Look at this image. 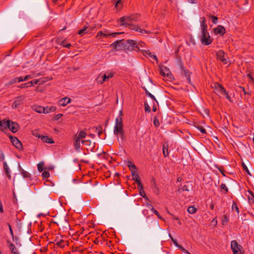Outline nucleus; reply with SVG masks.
Wrapping results in <instances>:
<instances>
[{
	"label": "nucleus",
	"mask_w": 254,
	"mask_h": 254,
	"mask_svg": "<svg viewBox=\"0 0 254 254\" xmlns=\"http://www.w3.org/2000/svg\"><path fill=\"white\" fill-rule=\"evenodd\" d=\"M3 168L7 177L9 180H11V176L10 174V170L7 163L5 161L3 162Z\"/></svg>",
	"instance_id": "nucleus-11"
},
{
	"label": "nucleus",
	"mask_w": 254,
	"mask_h": 254,
	"mask_svg": "<svg viewBox=\"0 0 254 254\" xmlns=\"http://www.w3.org/2000/svg\"><path fill=\"white\" fill-rule=\"evenodd\" d=\"M240 88L242 90V91L244 92V94L245 95H247V94L250 95V94L249 92H248L246 91L245 88L244 87H243L242 86H240Z\"/></svg>",
	"instance_id": "nucleus-60"
},
{
	"label": "nucleus",
	"mask_w": 254,
	"mask_h": 254,
	"mask_svg": "<svg viewBox=\"0 0 254 254\" xmlns=\"http://www.w3.org/2000/svg\"><path fill=\"white\" fill-rule=\"evenodd\" d=\"M200 23L201 27V31H204L207 30V25L205 24V18L204 17L200 18Z\"/></svg>",
	"instance_id": "nucleus-20"
},
{
	"label": "nucleus",
	"mask_w": 254,
	"mask_h": 254,
	"mask_svg": "<svg viewBox=\"0 0 254 254\" xmlns=\"http://www.w3.org/2000/svg\"><path fill=\"white\" fill-rule=\"evenodd\" d=\"M152 211L155 214H156L158 216V218H161L159 212L156 210H155L154 208H152Z\"/></svg>",
	"instance_id": "nucleus-56"
},
{
	"label": "nucleus",
	"mask_w": 254,
	"mask_h": 254,
	"mask_svg": "<svg viewBox=\"0 0 254 254\" xmlns=\"http://www.w3.org/2000/svg\"><path fill=\"white\" fill-rule=\"evenodd\" d=\"M7 122V120H3L1 123V126H0L1 127H3L4 129H6L7 127H5V125H6Z\"/></svg>",
	"instance_id": "nucleus-50"
},
{
	"label": "nucleus",
	"mask_w": 254,
	"mask_h": 254,
	"mask_svg": "<svg viewBox=\"0 0 254 254\" xmlns=\"http://www.w3.org/2000/svg\"><path fill=\"white\" fill-rule=\"evenodd\" d=\"M221 86V84L218 83H215L214 84V86L213 87L216 90H217V88L218 87H220Z\"/></svg>",
	"instance_id": "nucleus-64"
},
{
	"label": "nucleus",
	"mask_w": 254,
	"mask_h": 254,
	"mask_svg": "<svg viewBox=\"0 0 254 254\" xmlns=\"http://www.w3.org/2000/svg\"><path fill=\"white\" fill-rule=\"evenodd\" d=\"M39 138H40L41 140L44 142H47L50 144L54 143L53 139L52 138H49L47 136L39 135Z\"/></svg>",
	"instance_id": "nucleus-14"
},
{
	"label": "nucleus",
	"mask_w": 254,
	"mask_h": 254,
	"mask_svg": "<svg viewBox=\"0 0 254 254\" xmlns=\"http://www.w3.org/2000/svg\"><path fill=\"white\" fill-rule=\"evenodd\" d=\"M115 7L117 8V9H119V10H120L122 7H123V4H122V1L121 0H118L116 4H115Z\"/></svg>",
	"instance_id": "nucleus-31"
},
{
	"label": "nucleus",
	"mask_w": 254,
	"mask_h": 254,
	"mask_svg": "<svg viewBox=\"0 0 254 254\" xmlns=\"http://www.w3.org/2000/svg\"><path fill=\"white\" fill-rule=\"evenodd\" d=\"M222 95H224L225 96L226 98L228 100H229L230 101H231V97L229 95L228 92L227 91H226V93H224Z\"/></svg>",
	"instance_id": "nucleus-58"
},
{
	"label": "nucleus",
	"mask_w": 254,
	"mask_h": 254,
	"mask_svg": "<svg viewBox=\"0 0 254 254\" xmlns=\"http://www.w3.org/2000/svg\"><path fill=\"white\" fill-rule=\"evenodd\" d=\"M32 109L37 113H43L45 111V107L41 106H32Z\"/></svg>",
	"instance_id": "nucleus-18"
},
{
	"label": "nucleus",
	"mask_w": 254,
	"mask_h": 254,
	"mask_svg": "<svg viewBox=\"0 0 254 254\" xmlns=\"http://www.w3.org/2000/svg\"><path fill=\"white\" fill-rule=\"evenodd\" d=\"M160 69V74L161 75L164 76H167L168 77H169L171 74V72L168 68H167L166 66L164 65H161L159 66Z\"/></svg>",
	"instance_id": "nucleus-9"
},
{
	"label": "nucleus",
	"mask_w": 254,
	"mask_h": 254,
	"mask_svg": "<svg viewBox=\"0 0 254 254\" xmlns=\"http://www.w3.org/2000/svg\"><path fill=\"white\" fill-rule=\"evenodd\" d=\"M222 95H224L225 96L226 98L228 100H229L230 101H231V97L229 95L228 92L227 91H226V93H224Z\"/></svg>",
	"instance_id": "nucleus-59"
},
{
	"label": "nucleus",
	"mask_w": 254,
	"mask_h": 254,
	"mask_svg": "<svg viewBox=\"0 0 254 254\" xmlns=\"http://www.w3.org/2000/svg\"><path fill=\"white\" fill-rule=\"evenodd\" d=\"M232 210L235 209L237 212V214H238L239 213V208L236 204V202L234 201H233V204L232 206Z\"/></svg>",
	"instance_id": "nucleus-32"
},
{
	"label": "nucleus",
	"mask_w": 254,
	"mask_h": 254,
	"mask_svg": "<svg viewBox=\"0 0 254 254\" xmlns=\"http://www.w3.org/2000/svg\"><path fill=\"white\" fill-rule=\"evenodd\" d=\"M114 72H111L109 73H108V75L106 74H104V75L102 76V80L100 81V83L102 84L103 82H104L106 80L109 79V78H112L114 75Z\"/></svg>",
	"instance_id": "nucleus-15"
},
{
	"label": "nucleus",
	"mask_w": 254,
	"mask_h": 254,
	"mask_svg": "<svg viewBox=\"0 0 254 254\" xmlns=\"http://www.w3.org/2000/svg\"><path fill=\"white\" fill-rule=\"evenodd\" d=\"M86 132L83 130H82L79 132L78 134H76L74 137L80 140L86 137Z\"/></svg>",
	"instance_id": "nucleus-21"
},
{
	"label": "nucleus",
	"mask_w": 254,
	"mask_h": 254,
	"mask_svg": "<svg viewBox=\"0 0 254 254\" xmlns=\"http://www.w3.org/2000/svg\"><path fill=\"white\" fill-rule=\"evenodd\" d=\"M163 153L164 157H167L169 155L168 152V145L164 144L163 146Z\"/></svg>",
	"instance_id": "nucleus-24"
},
{
	"label": "nucleus",
	"mask_w": 254,
	"mask_h": 254,
	"mask_svg": "<svg viewBox=\"0 0 254 254\" xmlns=\"http://www.w3.org/2000/svg\"><path fill=\"white\" fill-rule=\"evenodd\" d=\"M231 247L234 254H240L239 251L240 250L239 247H241L239 245L238 242L236 240L231 241Z\"/></svg>",
	"instance_id": "nucleus-8"
},
{
	"label": "nucleus",
	"mask_w": 254,
	"mask_h": 254,
	"mask_svg": "<svg viewBox=\"0 0 254 254\" xmlns=\"http://www.w3.org/2000/svg\"><path fill=\"white\" fill-rule=\"evenodd\" d=\"M216 56L217 59L221 61L224 64H227V54L225 53L223 50H220L216 52Z\"/></svg>",
	"instance_id": "nucleus-6"
},
{
	"label": "nucleus",
	"mask_w": 254,
	"mask_h": 254,
	"mask_svg": "<svg viewBox=\"0 0 254 254\" xmlns=\"http://www.w3.org/2000/svg\"><path fill=\"white\" fill-rule=\"evenodd\" d=\"M169 235L174 244L178 248L180 245L178 244V243H177V241L175 239L173 238V237L171 236L170 234Z\"/></svg>",
	"instance_id": "nucleus-47"
},
{
	"label": "nucleus",
	"mask_w": 254,
	"mask_h": 254,
	"mask_svg": "<svg viewBox=\"0 0 254 254\" xmlns=\"http://www.w3.org/2000/svg\"><path fill=\"white\" fill-rule=\"evenodd\" d=\"M9 138L12 144L17 149L20 150L22 148V144L20 140L16 137L10 136Z\"/></svg>",
	"instance_id": "nucleus-7"
},
{
	"label": "nucleus",
	"mask_w": 254,
	"mask_h": 254,
	"mask_svg": "<svg viewBox=\"0 0 254 254\" xmlns=\"http://www.w3.org/2000/svg\"><path fill=\"white\" fill-rule=\"evenodd\" d=\"M20 170H21V174H22L23 177H24L25 178H28L30 177V174L28 172L24 171L22 168H21Z\"/></svg>",
	"instance_id": "nucleus-28"
},
{
	"label": "nucleus",
	"mask_w": 254,
	"mask_h": 254,
	"mask_svg": "<svg viewBox=\"0 0 254 254\" xmlns=\"http://www.w3.org/2000/svg\"><path fill=\"white\" fill-rule=\"evenodd\" d=\"M131 175L132 177V180H134L135 179H137L139 178V175L137 173L136 171H134L133 172L131 173Z\"/></svg>",
	"instance_id": "nucleus-36"
},
{
	"label": "nucleus",
	"mask_w": 254,
	"mask_h": 254,
	"mask_svg": "<svg viewBox=\"0 0 254 254\" xmlns=\"http://www.w3.org/2000/svg\"><path fill=\"white\" fill-rule=\"evenodd\" d=\"M88 26H84L81 29L78 31V34L80 36H83L85 34L88 32Z\"/></svg>",
	"instance_id": "nucleus-23"
},
{
	"label": "nucleus",
	"mask_w": 254,
	"mask_h": 254,
	"mask_svg": "<svg viewBox=\"0 0 254 254\" xmlns=\"http://www.w3.org/2000/svg\"><path fill=\"white\" fill-rule=\"evenodd\" d=\"M43 178H48L50 176V173L48 171H44L42 174Z\"/></svg>",
	"instance_id": "nucleus-38"
},
{
	"label": "nucleus",
	"mask_w": 254,
	"mask_h": 254,
	"mask_svg": "<svg viewBox=\"0 0 254 254\" xmlns=\"http://www.w3.org/2000/svg\"><path fill=\"white\" fill-rule=\"evenodd\" d=\"M217 93L219 94L223 95L224 93H226V90L224 88V87L221 85L220 87L217 88V90H216Z\"/></svg>",
	"instance_id": "nucleus-25"
},
{
	"label": "nucleus",
	"mask_w": 254,
	"mask_h": 254,
	"mask_svg": "<svg viewBox=\"0 0 254 254\" xmlns=\"http://www.w3.org/2000/svg\"><path fill=\"white\" fill-rule=\"evenodd\" d=\"M196 210V208L193 206H190L188 208V212L190 214H194Z\"/></svg>",
	"instance_id": "nucleus-27"
},
{
	"label": "nucleus",
	"mask_w": 254,
	"mask_h": 254,
	"mask_svg": "<svg viewBox=\"0 0 254 254\" xmlns=\"http://www.w3.org/2000/svg\"><path fill=\"white\" fill-rule=\"evenodd\" d=\"M144 55L145 56H146V58H150L151 59L155 60L156 61H158L157 57L155 55H153L151 52H149V51H145L144 52Z\"/></svg>",
	"instance_id": "nucleus-17"
},
{
	"label": "nucleus",
	"mask_w": 254,
	"mask_h": 254,
	"mask_svg": "<svg viewBox=\"0 0 254 254\" xmlns=\"http://www.w3.org/2000/svg\"><path fill=\"white\" fill-rule=\"evenodd\" d=\"M123 123L122 118H117L116 119L115 126L114 132L118 137H120L122 140H124V132L123 129Z\"/></svg>",
	"instance_id": "nucleus-3"
},
{
	"label": "nucleus",
	"mask_w": 254,
	"mask_h": 254,
	"mask_svg": "<svg viewBox=\"0 0 254 254\" xmlns=\"http://www.w3.org/2000/svg\"><path fill=\"white\" fill-rule=\"evenodd\" d=\"M9 249L12 254H20L17 248L13 243H10V245H9Z\"/></svg>",
	"instance_id": "nucleus-19"
},
{
	"label": "nucleus",
	"mask_w": 254,
	"mask_h": 254,
	"mask_svg": "<svg viewBox=\"0 0 254 254\" xmlns=\"http://www.w3.org/2000/svg\"><path fill=\"white\" fill-rule=\"evenodd\" d=\"M110 46L113 47L115 51L128 50H132L133 47H137V42L133 40H125L124 39L121 40H117L112 44Z\"/></svg>",
	"instance_id": "nucleus-1"
},
{
	"label": "nucleus",
	"mask_w": 254,
	"mask_h": 254,
	"mask_svg": "<svg viewBox=\"0 0 254 254\" xmlns=\"http://www.w3.org/2000/svg\"><path fill=\"white\" fill-rule=\"evenodd\" d=\"M180 67L182 70V74L185 75V77L187 78V79L188 80V82L190 83V78L189 71L188 69H185L182 63H181L180 64Z\"/></svg>",
	"instance_id": "nucleus-10"
},
{
	"label": "nucleus",
	"mask_w": 254,
	"mask_h": 254,
	"mask_svg": "<svg viewBox=\"0 0 254 254\" xmlns=\"http://www.w3.org/2000/svg\"><path fill=\"white\" fill-rule=\"evenodd\" d=\"M145 95L147 96L150 97L152 99L155 101L157 103V101L156 100L155 96L150 93L147 90H145Z\"/></svg>",
	"instance_id": "nucleus-30"
},
{
	"label": "nucleus",
	"mask_w": 254,
	"mask_h": 254,
	"mask_svg": "<svg viewBox=\"0 0 254 254\" xmlns=\"http://www.w3.org/2000/svg\"><path fill=\"white\" fill-rule=\"evenodd\" d=\"M71 102V99L68 97H64L59 100V105L61 106H65Z\"/></svg>",
	"instance_id": "nucleus-12"
},
{
	"label": "nucleus",
	"mask_w": 254,
	"mask_h": 254,
	"mask_svg": "<svg viewBox=\"0 0 254 254\" xmlns=\"http://www.w3.org/2000/svg\"><path fill=\"white\" fill-rule=\"evenodd\" d=\"M41 79H34L31 81L30 82L32 83V86H33L34 85L39 83Z\"/></svg>",
	"instance_id": "nucleus-52"
},
{
	"label": "nucleus",
	"mask_w": 254,
	"mask_h": 254,
	"mask_svg": "<svg viewBox=\"0 0 254 254\" xmlns=\"http://www.w3.org/2000/svg\"><path fill=\"white\" fill-rule=\"evenodd\" d=\"M123 33V32H114L111 34H108V37L109 36H111L113 37H115L117 35H119L120 34Z\"/></svg>",
	"instance_id": "nucleus-46"
},
{
	"label": "nucleus",
	"mask_w": 254,
	"mask_h": 254,
	"mask_svg": "<svg viewBox=\"0 0 254 254\" xmlns=\"http://www.w3.org/2000/svg\"><path fill=\"white\" fill-rule=\"evenodd\" d=\"M210 18H211V21L212 23L214 24H216L218 22V18L214 15L210 16Z\"/></svg>",
	"instance_id": "nucleus-39"
},
{
	"label": "nucleus",
	"mask_w": 254,
	"mask_h": 254,
	"mask_svg": "<svg viewBox=\"0 0 254 254\" xmlns=\"http://www.w3.org/2000/svg\"><path fill=\"white\" fill-rule=\"evenodd\" d=\"M197 128L200 131L201 133H206V130L202 127L198 126Z\"/></svg>",
	"instance_id": "nucleus-48"
},
{
	"label": "nucleus",
	"mask_w": 254,
	"mask_h": 254,
	"mask_svg": "<svg viewBox=\"0 0 254 254\" xmlns=\"http://www.w3.org/2000/svg\"><path fill=\"white\" fill-rule=\"evenodd\" d=\"M214 32L216 34H219L221 36H223L226 32L225 28L221 25L218 26L217 28L214 29Z\"/></svg>",
	"instance_id": "nucleus-13"
},
{
	"label": "nucleus",
	"mask_w": 254,
	"mask_h": 254,
	"mask_svg": "<svg viewBox=\"0 0 254 254\" xmlns=\"http://www.w3.org/2000/svg\"><path fill=\"white\" fill-rule=\"evenodd\" d=\"M138 191H139V194L141 196H142L144 198L146 197V194H145L144 191L143 190V189L141 190H138Z\"/></svg>",
	"instance_id": "nucleus-49"
},
{
	"label": "nucleus",
	"mask_w": 254,
	"mask_h": 254,
	"mask_svg": "<svg viewBox=\"0 0 254 254\" xmlns=\"http://www.w3.org/2000/svg\"><path fill=\"white\" fill-rule=\"evenodd\" d=\"M62 116H63V114H57L55 116L54 119L55 120H58Z\"/></svg>",
	"instance_id": "nucleus-57"
},
{
	"label": "nucleus",
	"mask_w": 254,
	"mask_h": 254,
	"mask_svg": "<svg viewBox=\"0 0 254 254\" xmlns=\"http://www.w3.org/2000/svg\"><path fill=\"white\" fill-rule=\"evenodd\" d=\"M127 166L129 168V170L131 171V173L133 172L134 171H136V170H137L136 167L131 161H128Z\"/></svg>",
	"instance_id": "nucleus-22"
},
{
	"label": "nucleus",
	"mask_w": 254,
	"mask_h": 254,
	"mask_svg": "<svg viewBox=\"0 0 254 254\" xmlns=\"http://www.w3.org/2000/svg\"><path fill=\"white\" fill-rule=\"evenodd\" d=\"M104 36L105 37H107L108 34L103 33L102 31H100L97 33V36Z\"/></svg>",
	"instance_id": "nucleus-54"
},
{
	"label": "nucleus",
	"mask_w": 254,
	"mask_h": 254,
	"mask_svg": "<svg viewBox=\"0 0 254 254\" xmlns=\"http://www.w3.org/2000/svg\"><path fill=\"white\" fill-rule=\"evenodd\" d=\"M153 124L155 127H159L160 125V123L159 120L157 118H154L153 120Z\"/></svg>",
	"instance_id": "nucleus-40"
},
{
	"label": "nucleus",
	"mask_w": 254,
	"mask_h": 254,
	"mask_svg": "<svg viewBox=\"0 0 254 254\" xmlns=\"http://www.w3.org/2000/svg\"><path fill=\"white\" fill-rule=\"evenodd\" d=\"M220 188L222 190H224L225 191V193H227L228 192V188H227V187L226 186L225 184H222L221 185H220Z\"/></svg>",
	"instance_id": "nucleus-44"
},
{
	"label": "nucleus",
	"mask_w": 254,
	"mask_h": 254,
	"mask_svg": "<svg viewBox=\"0 0 254 254\" xmlns=\"http://www.w3.org/2000/svg\"><path fill=\"white\" fill-rule=\"evenodd\" d=\"M15 78L17 79V82H18L25 81L24 79V77L20 76L19 77H16Z\"/></svg>",
	"instance_id": "nucleus-61"
},
{
	"label": "nucleus",
	"mask_w": 254,
	"mask_h": 254,
	"mask_svg": "<svg viewBox=\"0 0 254 254\" xmlns=\"http://www.w3.org/2000/svg\"><path fill=\"white\" fill-rule=\"evenodd\" d=\"M49 111L50 112H54L56 110V107L55 106H51L49 107Z\"/></svg>",
	"instance_id": "nucleus-63"
},
{
	"label": "nucleus",
	"mask_w": 254,
	"mask_h": 254,
	"mask_svg": "<svg viewBox=\"0 0 254 254\" xmlns=\"http://www.w3.org/2000/svg\"><path fill=\"white\" fill-rule=\"evenodd\" d=\"M12 240L14 242H15V243L16 245H20L19 240L17 236L13 235V236H12Z\"/></svg>",
	"instance_id": "nucleus-37"
},
{
	"label": "nucleus",
	"mask_w": 254,
	"mask_h": 254,
	"mask_svg": "<svg viewBox=\"0 0 254 254\" xmlns=\"http://www.w3.org/2000/svg\"><path fill=\"white\" fill-rule=\"evenodd\" d=\"M201 41L202 44H204L205 45H208L212 43V39L209 36L207 30L202 31Z\"/></svg>",
	"instance_id": "nucleus-5"
},
{
	"label": "nucleus",
	"mask_w": 254,
	"mask_h": 254,
	"mask_svg": "<svg viewBox=\"0 0 254 254\" xmlns=\"http://www.w3.org/2000/svg\"><path fill=\"white\" fill-rule=\"evenodd\" d=\"M23 98L21 96L18 97L14 101L15 103L18 104L19 106L22 103V101L23 100Z\"/></svg>",
	"instance_id": "nucleus-33"
},
{
	"label": "nucleus",
	"mask_w": 254,
	"mask_h": 254,
	"mask_svg": "<svg viewBox=\"0 0 254 254\" xmlns=\"http://www.w3.org/2000/svg\"><path fill=\"white\" fill-rule=\"evenodd\" d=\"M242 167L243 169L248 174L251 175L248 167L244 163H242Z\"/></svg>",
	"instance_id": "nucleus-41"
},
{
	"label": "nucleus",
	"mask_w": 254,
	"mask_h": 254,
	"mask_svg": "<svg viewBox=\"0 0 254 254\" xmlns=\"http://www.w3.org/2000/svg\"><path fill=\"white\" fill-rule=\"evenodd\" d=\"M145 106V110L146 112H150V108L148 105L147 103H145L144 104Z\"/></svg>",
	"instance_id": "nucleus-51"
},
{
	"label": "nucleus",
	"mask_w": 254,
	"mask_h": 254,
	"mask_svg": "<svg viewBox=\"0 0 254 254\" xmlns=\"http://www.w3.org/2000/svg\"><path fill=\"white\" fill-rule=\"evenodd\" d=\"M17 82V79H16L15 78H13V79H12L11 80H10V81H9L7 83H6L5 84V86H10L15 83Z\"/></svg>",
	"instance_id": "nucleus-34"
},
{
	"label": "nucleus",
	"mask_w": 254,
	"mask_h": 254,
	"mask_svg": "<svg viewBox=\"0 0 254 254\" xmlns=\"http://www.w3.org/2000/svg\"><path fill=\"white\" fill-rule=\"evenodd\" d=\"M31 86H32V83L31 82L29 81V82L22 84L20 85V87L21 88H27V87H31Z\"/></svg>",
	"instance_id": "nucleus-29"
},
{
	"label": "nucleus",
	"mask_w": 254,
	"mask_h": 254,
	"mask_svg": "<svg viewBox=\"0 0 254 254\" xmlns=\"http://www.w3.org/2000/svg\"><path fill=\"white\" fill-rule=\"evenodd\" d=\"M82 143L86 145H88L90 144L91 141L89 140H83L81 141Z\"/></svg>",
	"instance_id": "nucleus-53"
},
{
	"label": "nucleus",
	"mask_w": 254,
	"mask_h": 254,
	"mask_svg": "<svg viewBox=\"0 0 254 254\" xmlns=\"http://www.w3.org/2000/svg\"><path fill=\"white\" fill-rule=\"evenodd\" d=\"M44 164L43 163H40L38 164V169L39 172H42L43 170Z\"/></svg>",
	"instance_id": "nucleus-43"
},
{
	"label": "nucleus",
	"mask_w": 254,
	"mask_h": 254,
	"mask_svg": "<svg viewBox=\"0 0 254 254\" xmlns=\"http://www.w3.org/2000/svg\"><path fill=\"white\" fill-rule=\"evenodd\" d=\"M7 225H8V228H9V232H10V235H11V236H13L14 234H13L12 229L11 228V225H10L9 223H8Z\"/></svg>",
	"instance_id": "nucleus-55"
},
{
	"label": "nucleus",
	"mask_w": 254,
	"mask_h": 254,
	"mask_svg": "<svg viewBox=\"0 0 254 254\" xmlns=\"http://www.w3.org/2000/svg\"><path fill=\"white\" fill-rule=\"evenodd\" d=\"M178 191L179 192H181V191H189V189H188V187L186 185H184L182 188H179Z\"/></svg>",
	"instance_id": "nucleus-35"
},
{
	"label": "nucleus",
	"mask_w": 254,
	"mask_h": 254,
	"mask_svg": "<svg viewBox=\"0 0 254 254\" xmlns=\"http://www.w3.org/2000/svg\"><path fill=\"white\" fill-rule=\"evenodd\" d=\"M4 160V155L2 151L0 150V161H3Z\"/></svg>",
	"instance_id": "nucleus-45"
},
{
	"label": "nucleus",
	"mask_w": 254,
	"mask_h": 254,
	"mask_svg": "<svg viewBox=\"0 0 254 254\" xmlns=\"http://www.w3.org/2000/svg\"><path fill=\"white\" fill-rule=\"evenodd\" d=\"M5 127H8L13 133L17 132L20 129V126L18 123L10 120H7Z\"/></svg>",
	"instance_id": "nucleus-4"
},
{
	"label": "nucleus",
	"mask_w": 254,
	"mask_h": 254,
	"mask_svg": "<svg viewBox=\"0 0 254 254\" xmlns=\"http://www.w3.org/2000/svg\"><path fill=\"white\" fill-rule=\"evenodd\" d=\"M33 77V76L31 75H27L24 77V79L25 81L29 79H31Z\"/></svg>",
	"instance_id": "nucleus-62"
},
{
	"label": "nucleus",
	"mask_w": 254,
	"mask_h": 254,
	"mask_svg": "<svg viewBox=\"0 0 254 254\" xmlns=\"http://www.w3.org/2000/svg\"><path fill=\"white\" fill-rule=\"evenodd\" d=\"M74 141L73 145L75 148V149L77 151L80 152V139L74 137Z\"/></svg>",
	"instance_id": "nucleus-16"
},
{
	"label": "nucleus",
	"mask_w": 254,
	"mask_h": 254,
	"mask_svg": "<svg viewBox=\"0 0 254 254\" xmlns=\"http://www.w3.org/2000/svg\"><path fill=\"white\" fill-rule=\"evenodd\" d=\"M139 17V15L137 14H132L129 16H124L119 18L118 21L120 22V25L128 27L130 29L137 31L139 29L138 27L132 24L131 22L138 20Z\"/></svg>",
	"instance_id": "nucleus-2"
},
{
	"label": "nucleus",
	"mask_w": 254,
	"mask_h": 254,
	"mask_svg": "<svg viewBox=\"0 0 254 254\" xmlns=\"http://www.w3.org/2000/svg\"><path fill=\"white\" fill-rule=\"evenodd\" d=\"M181 251L183 252L184 253H186L187 254H191L190 253H189L187 250H186L184 247H183L182 246L179 245L178 247Z\"/></svg>",
	"instance_id": "nucleus-42"
},
{
	"label": "nucleus",
	"mask_w": 254,
	"mask_h": 254,
	"mask_svg": "<svg viewBox=\"0 0 254 254\" xmlns=\"http://www.w3.org/2000/svg\"><path fill=\"white\" fill-rule=\"evenodd\" d=\"M95 129V131L97 133L99 136L102 133V127L101 126H98L94 128Z\"/></svg>",
	"instance_id": "nucleus-26"
}]
</instances>
